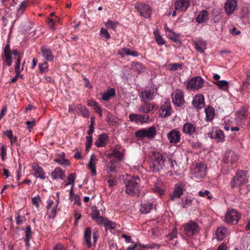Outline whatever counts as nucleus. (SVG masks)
<instances>
[{"label": "nucleus", "mask_w": 250, "mask_h": 250, "mask_svg": "<svg viewBox=\"0 0 250 250\" xmlns=\"http://www.w3.org/2000/svg\"><path fill=\"white\" fill-rule=\"evenodd\" d=\"M248 171L244 170H238L235 175L231 179L229 186L231 189L239 188L240 193L241 194V188L248 181Z\"/></svg>", "instance_id": "3"}, {"label": "nucleus", "mask_w": 250, "mask_h": 250, "mask_svg": "<svg viewBox=\"0 0 250 250\" xmlns=\"http://www.w3.org/2000/svg\"><path fill=\"white\" fill-rule=\"evenodd\" d=\"M205 98L203 95H196L192 102V105L196 108L199 109L205 106Z\"/></svg>", "instance_id": "20"}, {"label": "nucleus", "mask_w": 250, "mask_h": 250, "mask_svg": "<svg viewBox=\"0 0 250 250\" xmlns=\"http://www.w3.org/2000/svg\"><path fill=\"white\" fill-rule=\"evenodd\" d=\"M86 141L85 142L86 150H88L91 146L92 144L93 139L92 136L89 135L86 136Z\"/></svg>", "instance_id": "55"}, {"label": "nucleus", "mask_w": 250, "mask_h": 250, "mask_svg": "<svg viewBox=\"0 0 250 250\" xmlns=\"http://www.w3.org/2000/svg\"><path fill=\"white\" fill-rule=\"evenodd\" d=\"M110 158L113 157L117 158L119 161H121L123 157V154L117 148L112 150V152L109 154Z\"/></svg>", "instance_id": "41"}, {"label": "nucleus", "mask_w": 250, "mask_h": 250, "mask_svg": "<svg viewBox=\"0 0 250 250\" xmlns=\"http://www.w3.org/2000/svg\"><path fill=\"white\" fill-rule=\"evenodd\" d=\"M144 104H142L138 109L140 112L144 113H148L152 111L155 107L156 104L154 103H150L148 102H143Z\"/></svg>", "instance_id": "21"}, {"label": "nucleus", "mask_w": 250, "mask_h": 250, "mask_svg": "<svg viewBox=\"0 0 250 250\" xmlns=\"http://www.w3.org/2000/svg\"><path fill=\"white\" fill-rule=\"evenodd\" d=\"M40 50L42 55L46 62H52L53 61L54 56L50 49L46 46H42Z\"/></svg>", "instance_id": "19"}, {"label": "nucleus", "mask_w": 250, "mask_h": 250, "mask_svg": "<svg viewBox=\"0 0 250 250\" xmlns=\"http://www.w3.org/2000/svg\"><path fill=\"white\" fill-rule=\"evenodd\" d=\"M155 41L159 45H162L165 43V41L160 34L156 31L154 32Z\"/></svg>", "instance_id": "45"}, {"label": "nucleus", "mask_w": 250, "mask_h": 250, "mask_svg": "<svg viewBox=\"0 0 250 250\" xmlns=\"http://www.w3.org/2000/svg\"><path fill=\"white\" fill-rule=\"evenodd\" d=\"M172 103L177 107H182L185 103L184 94L182 90L176 89L171 95Z\"/></svg>", "instance_id": "12"}, {"label": "nucleus", "mask_w": 250, "mask_h": 250, "mask_svg": "<svg viewBox=\"0 0 250 250\" xmlns=\"http://www.w3.org/2000/svg\"><path fill=\"white\" fill-rule=\"evenodd\" d=\"M238 159L239 156L235 152L230 150L225 152L221 161V166L223 169L227 167V169L225 170L226 173L229 172V168L233 169L236 167Z\"/></svg>", "instance_id": "4"}, {"label": "nucleus", "mask_w": 250, "mask_h": 250, "mask_svg": "<svg viewBox=\"0 0 250 250\" xmlns=\"http://www.w3.org/2000/svg\"><path fill=\"white\" fill-rule=\"evenodd\" d=\"M102 38H103V39L107 41L110 39L111 36L109 33L108 32L107 29L104 28H102L100 30V34Z\"/></svg>", "instance_id": "48"}, {"label": "nucleus", "mask_w": 250, "mask_h": 250, "mask_svg": "<svg viewBox=\"0 0 250 250\" xmlns=\"http://www.w3.org/2000/svg\"><path fill=\"white\" fill-rule=\"evenodd\" d=\"M155 97L154 89H148L142 91L140 94V98L142 102H148Z\"/></svg>", "instance_id": "18"}, {"label": "nucleus", "mask_w": 250, "mask_h": 250, "mask_svg": "<svg viewBox=\"0 0 250 250\" xmlns=\"http://www.w3.org/2000/svg\"><path fill=\"white\" fill-rule=\"evenodd\" d=\"M181 130L184 134L189 137L192 136L194 138L198 134V130L196 124L191 122H186L184 123Z\"/></svg>", "instance_id": "9"}, {"label": "nucleus", "mask_w": 250, "mask_h": 250, "mask_svg": "<svg viewBox=\"0 0 250 250\" xmlns=\"http://www.w3.org/2000/svg\"><path fill=\"white\" fill-rule=\"evenodd\" d=\"M192 174L194 177L200 179L206 174V166L203 163L197 164L192 170Z\"/></svg>", "instance_id": "15"}, {"label": "nucleus", "mask_w": 250, "mask_h": 250, "mask_svg": "<svg viewBox=\"0 0 250 250\" xmlns=\"http://www.w3.org/2000/svg\"><path fill=\"white\" fill-rule=\"evenodd\" d=\"M16 217V223L17 225H20L22 224L24 217H21L20 214V212L17 213Z\"/></svg>", "instance_id": "58"}, {"label": "nucleus", "mask_w": 250, "mask_h": 250, "mask_svg": "<svg viewBox=\"0 0 250 250\" xmlns=\"http://www.w3.org/2000/svg\"><path fill=\"white\" fill-rule=\"evenodd\" d=\"M129 119L132 122L141 123V124L147 123L150 121V117L149 115L136 113L130 114Z\"/></svg>", "instance_id": "13"}, {"label": "nucleus", "mask_w": 250, "mask_h": 250, "mask_svg": "<svg viewBox=\"0 0 250 250\" xmlns=\"http://www.w3.org/2000/svg\"><path fill=\"white\" fill-rule=\"evenodd\" d=\"M194 44L195 49L200 53H204L207 49L206 42L201 38L198 39L197 41L194 42Z\"/></svg>", "instance_id": "28"}, {"label": "nucleus", "mask_w": 250, "mask_h": 250, "mask_svg": "<svg viewBox=\"0 0 250 250\" xmlns=\"http://www.w3.org/2000/svg\"><path fill=\"white\" fill-rule=\"evenodd\" d=\"M119 54L121 55H125V56H131L133 57H138L139 55V53L135 50H131L128 48H123L122 49V52H120Z\"/></svg>", "instance_id": "35"}, {"label": "nucleus", "mask_w": 250, "mask_h": 250, "mask_svg": "<svg viewBox=\"0 0 250 250\" xmlns=\"http://www.w3.org/2000/svg\"><path fill=\"white\" fill-rule=\"evenodd\" d=\"M92 230L90 228H86L84 230L83 236L84 244L88 248H90L93 245L95 246L99 236L98 230L94 229L92 232L93 243L91 241Z\"/></svg>", "instance_id": "5"}, {"label": "nucleus", "mask_w": 250, "mask_h": 250, "mask_svg": "<svg viewBox=\"0 0 250 250\" xmlns=\"http://www.w3.org/2000/svg\"><path fill=\"white\" fill-rule=\"evenodd\" d=\"M78 110H79L82 115L84 118H88L89 116V112L87 108L85 107H83L81 105L79 104L78 106Z\"/></svg>", "instance_id": "46"}, {"label": "nucleus", "mask_w": 250, "mask_h": 250, "mask_svg": "<svg viewBox=\"0 0 250 250\" xmlns=\"http://www.w3.org/2000/svg\"><path fill=\"white\" fill-rule=\"evenodd\" d=\"M156 134V127L155 126H151L148 128H142L137 131L135 135L138 138H147L148 139H152Z\"/></svg>", "instance_id": "8"}, {"label": "nucleus", "mask_w": 250, "mask_h": 250, "mask_svg": "<svg viewBox=\"0 0 250 250\" xmlns=\"http://www.w3.org/2000/svg\"><path fill=\"white\" fill-rule=\"evenodd\" d=\"M32 168L34 172V175L36 178H39L42 180H44L46 178L43 169L38 164H34L32 165Z\"/></svg>", "instance_id": "23"}, {"label": "nucleus", "mask_w": 250, "mask_h": 250, "mask_svg": "<svg viewBox=\"0 0 250 250\" xmlns=\"http://www.w3.org/2000/svg\"><path fill=\"white\" fill-rule=\"evenodd\" d=\"M213 83L220 88H227L229 84V83L225 80L215 81Z\"/></svg>", "instance_id": "49"}, {"label": "nucleus", "mask_w": 250, "mask_h": 250, "mask_svg": "<svg viewBox=\"0 0 250 250\" xmlns=\"http://www.w3.org/2000/svg\"><path fill=\"white\" fill-rule=\"evenodd\" d=\"M107 219L104 218L102 216H100L94 220L98 225H105Z\"/></svg>", "instance_id": "62"}, {"label": "nucleus", "mask_w": 250, "mask_h": 250, "mask_svg": "<svg viewBox=\"0 0 250 250\" xmlns=\"http://www.w3.org/2000/svg\"><path fill=\"white\" fill-rule=\"evenodd\" d=\"M75 173H71L69 175L67 180L68 181V183L66 184V185H68L69 184H73L75 180Z\"/></svg>", "instance_id": "64"}, {"label": "nucleus", "mask_w": 250, "mask_h": 250, "mask_svg": "<svg viewBox=\"0 0 250 250\" xmlns=\"http://www.w3.org/2000/svg\"><path fill=\"white\" fill-rule=\"evenodd\" d=\"M54 161L59 163L60 165H69V163L68 162V161L65 159H64V158H62V157H59V158H56Z\"/></svg>", "instance_id": "52"}, {"label": "nucleus", "mask_w": 250, "mask_h": 250, "mask_svg": "<svg viewBox=\"0 0 250 250\" xmlns=\"http://www.w3.org/2000/svg\"><path fill=\"white\" fill-rule=\"evenodd\" d=\"M167 164L169 165L167 166V168H169V167H170V170H174V164H176V162L175 161H173L171 158H168L167 160H166V161L165 162Z\"/></svg>", "instance_id": "57"}, {"label": "nucleus", "mask_w": 250, "mask_h": 250, "mask_svg": "<svg viewBox=\"0 0 250 250\" xmlns=\"http://www.w3.org/2000/svg\"><path fill=\"white\" fill-rule=\"evenodd\" d=\"M115 89L111 88L107 90L106 92L103 94L102 99L104 101H107L111 97L114 96L115 95Z\"/></svg>", "instance_id": "37"}, {"label": "nucleus", "mask_w": 250, "mask_h": 250, "mask_svg": "<svg viewBox=\"0 0 250 250\" xmlns=\"http://www.w3.org/2000/svg\"><path fill=\"white\" fill-rule=\"evenodd\" d=\"M167 158V154L157 151H152L149 155V166L151 170L156 172L166 167L165 163Z\"/></svg>", "instance_id": "1"}, {"label": "nucleus", "mask_w": 250, "mask_h": 250, "mask_svg": "<svg viewBox=\"0 0 250 250\" xmlns=\"http://www.w3.org/2000/svg\"><path fill=\"white\" fill-rule=\"evenodd\" d=\"M104 226L106 227H108L111 229H115L116 228V224L115 223L110 221L107 219Z\"/></svg>", "instance_id": "60"}, {"label": "nucleus", "mask_w": 250, "mask_h": 250, "mask_svg": "<svg viewBox=\"0 0 250 250\" xmlns=\"http://www.w3.org/2000/svg\"><path fill=\"white\" fill-rule=\"evenodd\" d=\"M25 236L24 239H30L32 236L31 228L30 226L28 225L26 227L25 230Z\"/></svg>", "instance_id": "54"}, {"label": "nucleus", "mask_w": 250, "mask_h": 250, "mask_svg": "<svg viewBox=\"0 0 250 250\" xmlns=\"http://www.w3.org/2000/svg\"><path fill=\"white\" fill-rule=\"evenodd\" d=\"M39 68L40 73H42L48 70V64L47 62L39 63Z\"/></svg>", "instance_id": "50"}, {"label": "nucleus", "mask_w": 250, "mask_h": 250, "mask_svg": "<svg viewBox=\"0 0 250 250\" xmlns=\"http://www.w3.org/2000/svg\"><path fill=\"white\" fill-rule=\"evenodd\" d=\"M204 84V80L200 76L190 79L188 82L187 87L188 89L198 90L202 88Z\"/></svg>", "instance_id": "11"}, {"label": "nucleus", "mask_w": 250, "mask_h": 250, "mask_svg": "<svg viewBox=\"0 0 250 250\" xmlns=\"http://www.w3.org/2000/svg\"><path fill=\"white\" fill-rule=\"evenodd\" d=\"M51 175L53 180H56L59 178L61 180H64L65 177L64 171L59 167H56L52 172Z\"/></svg>", "instance_id": "27"}, {"label": "nucleus", "mask_w": 250, "mask_h": 250, "mask_svg": "<svg viewBox=\"0 0 250 250\" xmlns=\"http://www.w3.org/2000/svg\"><path fill=\"white\" fill-rule=\"evenodd\" d=\"M183 63H173L171 65L169 68L170 71H176L178 69H181L183 66Z\"/></svg>", "instance_id": "56"}, {"label": "nucleus", "mask_w": 250, "mask_h": 250, "mask_svg": "<svg viewBox=\"0 0 250 250\" xmlns=\"http://www.w3.org/2000/svg\"><path fill=\"white\" fill-rule=\"evenodd\" d=\"M188 142L190 145L194 149L199 148L202 146L201 143L198 141H193L192 140H189Z\"/></svg>", "instance_id": "51"}, {"label": "nucleus", "mask_w": 250, "mask_h": 250, "mask_svg": "<svg viewBox=\"0 0 250 250\" xmlns=\"http://www.w3.org/2000/svg\"><path fill=\"white\" fill-rule=\"evenodd\" d=\"M241 218V214L235 209H228L227 211L224 221L228 225H234L238 223Z\"/></svg>", "instance_id": "7"}, {"label": "nucleus", "mask_w": 250, "mask_h": 250, "mask_svg": "<svg viewBox=\"0 0 250 250\" xmlns=\"http://www.w3.org/2000/svg\"><path fill=\"white\" fill-rule=\"evenodd\" d=\"M41 201V198L39 195L36 196L32 199V204L35 206L37 208L39 207V203Z\"/></svg>", "instance_id": "53"}, {"label": "nucleus", "mask_w": 250, "mask_h": 250, "mask_svg": "<svg viewBox=\"0 0 250 250\" xmlns=\"http://www.w3.org/2000/svg\"><path fill=\"white\" fill-rule=\"evenodd\" d=\"M247 109L243 107L237 112V118L240 120H245L247 116Z\"/></svg>", "instance_id": "38"}, {"label": "nucleus", "mask_w": 250, "mask_h": 250, "mask_svg": "<svg viewBox=\"0 0 250 250\" xmlns=\"http://www.w3.org/2000/svg\"><path fill=\"white\" fill-rule=\"evenodd\" d=\"M3 134L9 138L11 146H13L18 140L17 137L13 135V132L11 130L4 131Z\"/></svg>", "instance_id": "36"}, {"label": "nucleus", "mask_w": 250, "mask_h": 250, "mask_svg": "<svg viewBox=\"0 0 250 250\" xmlns=\"http://www.w3.org/2000/svg\"><path fill=\"white\" fill-rule=\"evenodd\" d=\"M140 179L138 176H134L125 183V193L132 197H139L140 195Z\"/></svg>", "instance_id": "2"}, {"label": "nucleus", "mask_w": 250, "mask_h": 250, "mask_svg": "<svg viewBox=\"0 0 250 250\" xmlns=\"http://www.w3.org/2000/svg\"><path fill=\"white\" fill-rule=\"evenodd\" d=\"M228 231V229L225 227H219L218 228L216 231V235L217 239L218 240H223Z\"/></svg>", "instance_id": "34"}, {"label": "nucleus", "mask_w": 250, "mask_h": 250, "mask_svg": "<svg viewBox=\"0 0 250 250\" xmlns=\"http://www.w3.org/2000/svg\"><path fill=\"white\" fill-rule=\"evenodd\" d=\"M194 198L189 195L183 197L181 200V206L183 208H188L190 207L192 204Z\"/></svg>", "instance_id": "32"}, {"label": "nucleus", "mask_w": 250, "mask_h": 250, "mask_svg": "<svg viewBox=\"0 0 250 250\" xmlns=\"http://www.w3.org/2000/svg\"><path fill=\"white\" fill-rule=\"evenodd\" d=\"M22 57H23L22 54H19L18 56V57L17 58V60L16 62V66L15 67V71L16 73H18V74L20 73L22 71V70H21V69H20V67H21V60Z\"/></svg>", "instance_id": "47"}, {"label": "nucleus", "mask_w": 250, "mask_h": 250, "mask_svg": "<svg viewBox=\"0 0 250 250\" xmlns=\"http://www.w3.org/2000/svg\"><path fill=\"white\" fill-rule=\"evenodd\" d=\"M189 0H176L174 3L175 10L181 12H186L189 7Z\"/></svg>", "instance_id": "17"}, {"label": "nucleus", "mask_w": 250, "mask_h": 250, "mask_svg": "<svg viewBox=\"0 0 250 250\" xmlns=\"http://www.w3.org/2000/svg\"><path fill=\"white\" fill-rule=\"evenodd\" d=\"M167 139L171 144H177L181 140V133L176 129H172L167 134Z\"/></svg>", "instance_id": "16"}, {"label": "nucleus", "mask_w": 250, "mask_h": 250, "mask_svg": "<svg viewBox=\"0 0 250 250\" xmlns=\"http://www.w3.org/2000/svg\"><path fill=\"white\" fill-rule=\"evenodd\" d=\"M56 23V21L52 19L49 18L47 21V24L49 26L50 29L52 30H55V24Z\"/></svg>", "instance_id": "63"}, {"label": "nucleus", "mask_w": 250, "mask_h": 250, "mask_svg": "<svg viewBox=\"0 0 250 250\" xmlns=\"http://www.w3.org/2000/svg\"><path fill=\"white\" fill-rule=\"evenodd\" d=\"M185 185L183 182H179L175 185L173 192L170 195V200H175L176 198H180L184 193Z\"/></svg>", "instance_id": "14"}, {"label": "nucleus", "mask_w": 250, "mask_h": 250, "mask_svg": "<svg viewBox=\"0 0 250 250\" xmlns=\"http://www.w3.org/2000/svg\"><path fill=\"white\" fill-rule=\"evenodd\" d=\"M6 146L5 145H2L0 149V156L2 161H4L5 160V157L6 156Z\"/></svg>", "instance_id": "59"}, {"label": "nucleus", "mask_w": 250, "mask_h": 250, "mask_svg": "<svg viewBox=\"0 0 250 250\" xmlns=\"http://www.w3.org/2000/svg\"><path fill=\"white\" fill-rule=\"evenodd\" d=\"M4 55L5 57L4 61L6 64L8 66H11L12 64V51L10 49L9 44L5 45L4 50Z\"/></svg>", "instance_id": "22"}, {"label": "nucleus", "mask_w": 250, "mask_h": 250, "mask_svg": "<svg viewBox=\"0 0 250 250\" xmlns=\"http://www.w3.org/2000/svg\"><path fill=\"white\" fill-rule=\"evenodd\" d=\"M208 13L206 10L201 11L195 19V21L198 23H203L206 22L208 19Z\"/></svg>", "instance_id": "30"}, {"label": "nucleus", "mask_w": 250, "mask_h": 250, "mask_svg": "<svg viewBox=\"0 0 250 250\" xmlns=\"http://www.w3.org/2000/svg\"><path fill=\"white\" fill-rule=\"evenodd\" d=\"M106 170L109 175H111L112 172H115L116 167L115 165V162L113 160H111L107 164L106 167Z\"/></svg>", "instance_id": "40"}, {"label": "nucleus", "mask_w": 250, "mask_h": 250, "mask_svg": "<svg viewBox=\"0 0 250 250\" xmlns=\"http://www.w3.org/2000/svg\"><path fill=\"white\" fill-rule=\"evenodd\" d=\"M209 191L208 190H206L205 191H200L198 192L199 196L201 197H205L207 196L208 199H211L212 198V196L209 195Z\"/></svg>", "instance_id": "61"}, {"label": "nucleus", "mask_w": 250, "mask_h": 250, "mask_svg": "<svg viewBox=\"0 0 250 250\" xmlns=\"http://www.w3.org/2000/svg\"><path fill=\"white\" fill-rule=\"evenodd\" d=\"M119 24V22L117 21H114L110 20H108L107 22L105 23V26L108 29H111L114 31L116 30V27Z\"/></svg>", "instance_id": "39"}, {"label": "nucleus", "mask_w": 250, "mask_h": 250, "mask_svg": "<svg viewBox=\"0 0 250 250\" xmlns=\"http://www.w3.org/2000/svg\"><path fill=\"white\" fill-rule=\"evenodd\" d=\"M172 108L169 104L166 103L162 105L159 110V116L161 117L166 118L171 115Z\"/></svg>", "instance_id": "24"}, {"label": "nucleus", "mask_w": 250, "mask_h": 250, "mask_svg": "<svg viewBox=\"0 0 250 250\" xmlns=\"http://www.w3.org/2000/svg\"><path fill=\"white\" fill-rule=\"evenodd\" d=\"M205 113L206 115V120L208 122H210L215 116V110L212 106H208L205 108Z\"/></svg>", "instance_id": "33"}, {"label": "nucleus", "mask_w": 250, "mask_h": 250, "mask_svg": "<svg viewBox=\"0 0 250 250\" xmlns=\"http://www.w3.org/2000/svg\"><path fill=\"white\" fill-rule=\"evenodd\" d=\"M152 207V204L151 203H144L142 205L140 208V211L143 214H147L151 209Z\"/></svg>", "instance_id": "42"}, {"label": "nucleus", "mask_w": 250, "mask_h": 250, "mask_svg": "<svg viewBox=\"0 0 250 250\" xmlns=\"http://www.w3.org/2000/svg\"><path fill=\"white\" fill-rule=\"evenodd\" d=\"M210 137L214 139L217 142H224L225 140V136L223 132L220 129H216L212 130V132H210Z\"/></svg>", "instance_id": "25"}, {"label": "nucleus", "mask_w": 250, "mask_h": 250, "mask_svg": "<svg viewBox=\"0 0 250 250\" xmlns=\"http://www.w3.org/2000/svg\"><path fill=\"white\" fill-rule=\"evenodd\" d=\"M135 9L139 12L141 16L145 18L150 17L152 14V8L145 3H137L135 4Z\"/></svg>", "instance_id": "10"}, {"label": "nucleus", "mask_w": 250, "mask_h": 250, "mask_svg": "<svg viewBox=\"0 0 250 250\" xmlns=\"http://www.w3.org/2000/svg\"><path fill=\"white\" fill-rule=\"evenodd\" d=\"M199 225L193 221H189L184 226V232L186 236L189 238L198 235L200 230Z\"/></svg>", "instance_id": "6"}, {"label": "nucleus", "mask_w": 250, "mask_h": 250, "mask_svg": "<svg viewBox=\"0 0 250 250\" xmlns=\"http://www.w3.org/2000/svg\"><path fill=\"white\" fill-rule=\"evenodd\" d=\"M109 137L105 133H102L99 136L98 139L95 142V145L97 147H104L106 145Z\"/></svg>", "instance_id": "26"}, {"label": "nucleus", "mask_w": 250, "mask_h": 250, "mask_svg": "<svg viewBox=\"0 0 250 250\" xmlns=\"http://www.w3.org/2000/svg\"><path fill=\"white\" fill-rule=\"evenodd\" d=\"M237 6L236 0H228L225 4L226 11L228 14H232Z\"/></svg>", "instance_id": "29"}, {"label": "nucleus", "mask_w": 250, "mask_h": 250, "mask_svg": "<svg viewBox=\"0 0 250 250\" xmlns=\"http://www.w3.org/2000/svg\"><path fill=\"white\" fill-rule=\"evenodd\" d=\"M97 161V159L96 156L93 154L91 156L89 162L87 165L89 169L91 170V175L92 176H95L96 175V163Z\"/></svg>", "instance_id": "31"}, {"label": "nucleus", "mask_w": 250, "mask_h": 250, "mask_svg": "<svg viewBox=\"0 0 250 250\" xmlns=\"http://www.w3.org/2000/svg\"><path fill=\"white\" fill-rule=\"evenodd\" d=\"M27 5L28 3L27 1H22L19 5V7L17 9V15H18L19 16L21 15L23 13L24 10L27 8Z\"/></svg>", "instance_id": "44"}, {"label": "nucleus", "mask_w": 250, "mask_h": 250, "mask_svg": "<svg viewBox=\"0 0 250 250\" xmlns=\"http://www.w3.org/2000/svg\"><path fill=\"white\" fill-rule=\"evenodd\" d=\"M88 105L92 106L95 112L99 114V116H102V109H101V107L99 105L97 102L94 101L92 102L91 103H89Z\"/></svg>", "instance_id": "43"}]
</instances>
